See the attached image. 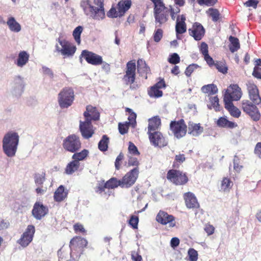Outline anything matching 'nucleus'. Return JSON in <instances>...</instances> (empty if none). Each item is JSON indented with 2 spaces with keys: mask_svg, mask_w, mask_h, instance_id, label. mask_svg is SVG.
<instances>
[{
  "mask_svg": "<svg viewBox=\"0 0 261 261\" xmlns=\"http://www.w3.org/2000/svg\"><path fill=\"white\" fill-rule=\"evenodd\" d=\"M231 181L229 178L225 177L221 182V189L224 191L229 190L231 188Z\"/></svg>",
  "mask_w": 261,
  "mask_h": 261,
  "instance_id": "44",
  "label": "nucleus"
},
{
  "mask_svg": "<svg viewBox=\"0 0 261 261\" xmlns=\"http://www.w3.org/2000/svg\"><path fill=\"white\" fill-rule=\"evenodd\" d=\"M254 152L259 158H261V142H258L256 144Z\"/></svg>",
  "mask_w": 261,
  "mask_h": 261,
  "instance_id": "64",
  "label": "nucleus"
},
{
  "mask_svg": "<svg viewBox=\"0 0 261 261\" xmlns=\"http://www.w3.org/2000/svg\"><path fill=\"white\" fill-rule=\"evenodd\" d=\"M74 99V91L71 88H64L58 94V103L62 109L72 105Z\"/></svg>",
  "mask_w": 261,
  "mask_h": 261,
  "instance_id": "6",
  "label": "nucleus"
},
{
  "mask_svg": "<svg viewBox=\"0 0 261 261\" xmlns=\"http://www.w3.org/2000/svg\"><path fill=\"white\" fill-rule=\"evenodd\" d=\"M128 124L126 122L125 123H119L118 124V129L120 134L124 135L127 133L128 129Z\"/></svg>",
  "mask_w": 261,
  "mask_h": 261,
  "instance_id": "52",
  "label": "nucleus"
},
{
  "mask_svg": "<svg viewBox=\"0 0 261 261\" xmlns=\"http://www.w3.org/2000/svg\"><path fill=\"white\" fill-rule=\"evenodd\" d=\"M184 198L186 205L189 208H197L199 207V204L197 201L195 195L190 192L185 193L184 194Z\"/></svg>",
  "mask_w": 261,
  "mask_h": 261,
  "instance_id": "22",
  "label": "nucleus"
},
{
  "mask_svg": "<svg viewBox=\"0 0 261 261\" xmlns=\"http://www.w3.org/2000/svg\"><path fill=\"white\" fill-rule=\"evenodd\" d=\"M168 61L170 63L176 65L180 62V57L177 53H173L170 55Z\"/></svg>",
  "mask_w": 261,
  "mask_h": 261,
  "instance_id": "49",
  "label": "nucleus"
},
{
  "mask_svg": "<svg viewBox=\"0 0 261 261\" xmlns=\"http://www.w3.org/2000/svg\"><path fill=\"white\" fill-rule=\"evenodd\" d=\"M139 173V167H135L128 172L121 179L122 188H128L133 186L137 179Z\"/></svg>",
  "mask_w": 261,
  "mask_h": 261,
  "instance_id": "12",
  "label": "nucleus"
},
{
  "mask_svg": "<svg viewBox=\"0 0 261 261\" xmlns=\"http://www.w3.org/2000/svg\"><path fill=\"white\" fill-rule=\"evenodd\" d=\"M62 146L67 152L75 153L79 151L82 147L80 137L75 134L68 136L63 140Z\"/></svg>",
  "mask_w": 261,
  "mask_h": 261,
  "instance_id": "5",
  "label": "nucleus"
},
{
  "mask_svg": "<svg viewBox=\"0 0 261 261\" xmlns=\"http://www.w3.org/2000/svg\"><path fill=\"white\" fill-rule=\"evenodd\" d=\"M45 173H42L41 174H36L35 176V182L37 186H42L44 181H45Z\"/></svg>",
  "mask_w": 261,
  "mask_h": 261,
  "instance_id": "45",
  "label": "nucleus"
},
{
  "mask_svg": "<svg viewBox=\"0 0 261 261\" xmlns=\"http://www.w3.org/2000/svg\"><path fill=\"white\" fill-rule=\"evenodd\" d=\"M107 16L109 18H117L118 17H121L123 15H120L119 10H116L114 7H112L110 10L107 12Z\"/></svg>",
  "mask_w": 261,
  "mask_h": 261,
  "instance_id": "47",
  "label": "nucleus"
},
{
  "mask_svg": "<svg viewBox=\"0 0 261 261\" xmlns=\"http://www.w3.org/2000/svg\"><path fill=\"white\" fill-rule=\"evenodd\" d=\"M136 114L135 113H133L130 114V115L128 117V119L129 120L128 122L127 123L129 125L131 124L133 127H135L136 125Z\"/></svg>",
  "mask_w": 261,
  "mask_h": 261,
  "instance_id": "59",
  "label": "nucleus"
},
{
  "mask_svg": "<svg viewBox=\"0 0 261 261\" xmlns=\"http://www.w3.org/2000/svg\"><path fill=\"white\" fill-rule=\"evenodd\" d=\"M84 116L85 118V121L88 118L91 123L92 120L96 121L99 119V113L95 107L91 106H88L86 107V111L84 113Z\"/></svg>",
  "mask_w": 261,
  "mask_h": 261,
  "instance_id": "23",
  "label": "nucleus"
},
{
  "mask_svg": "<svg viewBox=\"0 0 261 261\" xmlns=\"http://www.w3.org/2000/svg\"><path fill=\"white\" fill-rule=\"evenodd\" d=\"M163 36V30L160 28H158V29L155 30L154 32L153 35V40L155 42H159L162 38Z\"/></svg>",
  "mask_w": 261,
  "mask_h": 261,
  "instance_id": "48",
  "label": "nucleus"
},
{
  "mask_svg": "<svg viewBox=\"0 0 261 261\" xmlns=\"http://www.w3.org/2000/svg\"><path fill=\"white\" fill-rule=\"evenodd\" d=\"M80 7L84 14L95 20H101L106 17L103 0H82Z\"/></svg>",
  "mask_w": 261,
  "mask_h": 261,
  "instance_id": "1",
  "label": "nucleus"
},
{
  "mask_svg": "<svg viewBox=\"0 0 261 261\" xmlns=\"http://www.w3.org/2000/svg\"><path fill=\"white\" fill-rule=\"evenodd\" d=\"M48 213V208L40 202H36L34 204V217L41 219Z\"/></svg>",
  "mask_w": 261,
  "mask_h": 261,
  "instance_id": "20",
  "label": "nucleus"
},
{
  "mask_svg": "<svg viewBox=\"0 0 261 261\" xmlns=\"http://www.w3.org/2000/svg\"><path fill=\"white\" fill-rule=\"evenodd\" d=\"M19 142V136L15 132L7 133L3 140V148L5 153L9 157L15 155Z\"/></svg>",
  "mask_w": 261,
  "mask_h": 261,
  "instance_id": "3",
  "label": "nucleus"
},
{
  "mask_svg": "<svg viewBox=\"0 0 261 261\" xmlns=\"http://www.w3.org/2000/svg\"><path fill=\"white\" fill-rule=\"evenodd\" d=\"M216 69L220 72L225 74L227 72V67L222 62L217 61L215 64Z\"/></svg>",
  "mask_w": 261,
  "mask_h": 261,
  "instance_id": "46",
  "label": "nucleus"
},
{
  "mask_svg": "<svg viewBox=\"0 0 261 261\" xmlns=\"http://www.w3.org/2000/svg\"><path fill=\"white\" fill-rule=\"evenodd\" d=\"M42 72L44 75L48 76L49 77L53 79L54 77V72L51 69L46 67L42 66Z\"/></svg>",
  "mask_w": 261,
  "mask_h": 261,
  "instance_id": "57",
  "label": "nucleus"
},
{
  "mask_svg": "<svg viewBox=\"0 0 261 261\" xmlns=\"http://www.w3.org/2000/svg\"><path fill=\"white\" fill-rule=\"evenodd\" d=\"M29 58V55L25 51H21L18 54L15 64L18 67H22L28 62Z\"/></svg>",
  "mask_w": 261,
  "mask_h": 261,
  "instance_id": "30",
  "label": "nucleus"
},
{
  "mask_svg": "<svg viewBox=\"0 0 261 261\" xmlns=\"http://www.w3.org/2000/svg\"><path fill=\"white\" fill-rule=\"evenodd\" d=\"M153 4V16L156 28H160L165 24L169 18V10L163 0H150Z\"/></svg>",
  "mask_w": 261,
  "mask_h": 261,
  "instance_id": "2",
  "label": "nucleus"
},
{
  "mask_svg": "<svg viewBox=\"0 0 261 261\" xmlns=\"http://www.w3.org/2000/svg\"><path fill=\"white\" fill-rule=\"evenodd\" d=\"M7 24L9 29L12 32H18L21 30V25L13 17H10L8 18Z\"/></svg>",
  "mask_w": 261,
  "mask_h": 261,
  "instance_id": "33",
  "label": "nucleus"
},
{
  "mask_svg": "<svg viewBox=\"0 0 261 261\" xmlns=\"http://www.w3.org/2000/svg\"><path fill=\"white\" fill-rule=\"evenodd\" d=\"M199 67V66L196 64H190L186 68L185 72V74L187 76L190 77L194 70L196 69Z\"/></svg>",
  "mask_w": 261,
  "mask_h": 261,
  "instance_id": "50",
  "label": "nucleus"
},
{
  "mask_svg": "<svg viewBox=\"0 0 261 261\" xmlns=\"http://www.w3.org/2000/svg\"><path fill=\"white\" fill-rule=\"evenodd\" d=\"M132 5V0H121L117 5V10H119L120 15L124 14L130 9Z\"/></svg>",
  "mask_w": 261,
  "mask_h": 261,
  "instance_id": "28",
  "label": "nucleus"
},
{
  "mask_svg": "<svg viewBox=\"0 0 261 261\" xmlns=\"http://www.w3.org/2000/svg\"><path fill=\"white\" fill-rule=\"evenodd\" d=\"M170 130L173 136L179 139L186 135L187 126L182 119L178 121H171L170 123Z\"/></svg>",
  "mask_w": 261,
  "mask_h": 261,
  "instance_id": "7",
  "label": "nucleus"
},
{
  "mask_svg": "<svg viewBox=\"0 0 261 261\" xmlns=\"http://www.w3.org/2000/svg\"><path fill=\"white\" fill-rule=\"evenodd\" d=\"M106 189H108L107 186L106 185V182L104 183L103 182H102L98 184V185L96 187L95 191L96 192L101 193L102 192L105 191V190Z\"/></svg>",
  "mask_w": 261,
  "mask_h": 261,
  "instance_id": "63",
  "label": "nucleus"
},
{
  "mask_svg": "<svg viewBox=\"0 0 261 261\" xmlns=\"http://www.w3.org/2000/svg\"><path fill=\"white\" fill-rule=\"evenodd\" d=\"M217 125L220 127L232 128L237 126V124L228 120L226 118L221 117L217 121Z\"/></svg>",
  "mask_w": 261,
  "mask_h": 261,
  "instance_id": "31",
  "label": "nucleus"
},
{
  "mask_svg": "<svg viewBox=\"0 0 261 261\" xmlns=\"http://www.w3.org/2000/svg\"><path fill=\"white\" fill-rule=\"evenodd\" d=\"M140 163L138 159L133 156H129L128 160V165L129 166H135L138 167Z\"/></svg>",
  "mask_w": 261,
  "mask_h": 261,
  "instance_id": "56",
  "label": "nucleus"
},
{
  "mask_svg": "<svg viewBox=\"0 0 261 261\" xmlns=\"http://www.w3.org/2000/svg\"><path fill=\"white\" fill-rule=\"evenodd\" d=\"M209 102L210 103L207 104V107L208 109L211 110L214 109L216 112L220 110L219 100L217 96L210 97L209 98Z\"/></svg>",
  "mask_w": 261,
  "mask_h": 261,
  "instance_id": "35",
  "label": "nucleus"
},
{
  "mask_svg": "<svg viewBox=\"0 0 261 261\" xmlns=\"http://www.w3.org/2000/svg\"><path fill=\"white\" fill-rule=\"evenodd\" d=\"M67 196V193L64 192V187L61 185L54 193V199L56 201L61 202Z\"/></svg>",
  "mask_w": 261,
  "mask_h": 261,
  "instance_id": "32",
  "label": "nucleus"
},
{
  "mask_svg": "<svg viewBox=\"0 0 261 261\" xmlns=\"http://www.w3.org/2000/svg\"><path fill=\"white\" fill-rule=\"evenodd\" d=\"M128 149L129 152L133 155H139L140 154L137 147L131 142H129Z\"/></svg>",
  "mask_w": 261,
  "mask_h": 261,
  "instance_id": "53",
  "label": "nucleus"
},
{
  "mask_svg": "<svg viewBox=\"0 0 261 261\" xmlns=\"http://www.w3.org/2000/svg\"><path fill=\"white\" fill-rule=\"evenodd\" d=\"M217 2V0H197V3L201 6H214Z\"/></svg>",
  "mask_w": 261,
  "mask_h": 261,
  "instance_id": "55",
  "label": "nucleus"
},
{
  "mask_svg": "<svg viewBox=\"0 0 261 261\" xmlns=\"http://www.w3.org/2000/svg\"><path fill=\"white\" fill-rule=\"evenodd\" d=\"M252 75L258 79H261V67L255 66Z\"/></svg>",
  "mask_w": 261,
  "mask_h": 261,
  "instance_id": "60",
  "label": "nucleus"
},
{
  "mask_svg": "<svg viewBox=\"0 0 261 261\" xmlns=\"http://www.w3.org/2000/svg\"><path fill=\"white\" fill-rule=\"evenodd\" d=\"M139 222V218L137 216H132L129 221V224L133 228H137Z\"/></svg>",
  "mask_w": 261,
  "mask_h": 261,
  "instance_id": "58",
  "label": "nucleus"
},
{
  "mask_svg": "<svg viewBox=\"0 0 261 261\" xmlns=\"http://www.w3.org/2000/svg\"><path fill=\"white\" fill-rule=\"evenodd\" d=\"M242 95L241 88L237 85L229 86L224 95V102H229V101L239 100Z\"/></svg>",
  "mask_w": 261,
  "mask_h": 261,
  "instance_id": "14",
  "label": "nucleus"
},
{
  "mask_svg": "<svg viewBox=\"0 0 261 261\" xmlns=\"http://www.w3.org/2000/svg\"><path fill=\"white\" fill-rule=\"evenodd\" d=\"M150 142L154 147H163L167 145L168 141L159 131L147 133Z\"/></svg>",
  "mask_w": 261,
  "mask_h": 261,
  "instance_id": "13",
  "label": "nucleus"
},
{
  "mask_svg": "<svg viewBox=\"0 0 261 261\" xmlns=\"http://www.w3.org/2000/svg\"><path fill=\"white\" fill-rule=\"evenodd\" d=\"M33 238V225L28 226L25 231L22 234L21 237L17 240V243L22 247L27 246L32 241Z\"/></svg>",
  "mask_w": 261,
  "mask_h": 261,
  "instance_id": "21",
  "label": "nucleus"
},
{
  "mask_svg": "<svg viewBox=\"0 0 261 261\" xmlns=\"http://www.w3.org/2000/svg\"><path fill=\"white\" fill-rule=\"evenodd\" d=\"M137 71L141 76L147 79V74L150 72V68L145 61L139 59L137 61Z\"/></svg>",
  "mask_w": 261,
  "mask_h": 261,
  "instance_id": "25",
  "label": "nucleus"
},
{
  "mask_svg": "<svg viewBox=\"0 0 261 261\" xmlns=\"http://www.w3.org/2000/svg\"><path fill=\"white\" fill-rule=\"evenodd\" d=\"M201 91L204 93H209L211 95H213L218 92L217 87L213 84H208L202 87Z\"/></svg>",
  "mask_w": 261,
  "mask_h": 261,
  "instance_id": "37",
  "label": "nucleus"
},
{
  "mask_svg": "<svg viewBox=\"0 0 261 261\" xmlns=\"http://www.w3.org/2000/svg\"><path fill=\"white\" fill-rule=\"evenodd\" d=\"M189 35L192 36L196 41L200 40L204 36L205 30L203 27L199 22H195L192 29L188 30Z\"/></svg>",
  "mask_w": 261,
  "mask_h": 261,
  "instance_id": "19",
  "label": "nucleus"
},
{
  "mask_svg": "<svg viewBox=\"0 0 261 261\" xmlns=\"http://www.w3.org/2000/svg\"><path fill=\"white\" fill-rule=\"evenodd\" d=\"M109 138L107 135H103L101 139L98 143V149L101 151H106L108 148Z\"/></svg>",
  "mask_w": 261,
  "mask_h": 261,
  "instance_id": "39",
  "label": "nucleus"
},
{
  "mask_svg": "<svg viewBox=\"0 0 261 261\" xmlns=\"http://www.w3.org/2000/svg\"><path fill=\"white\" fill-rule=\"evenodd\" d=\"M148 95L151 97H160L163 95V92L155 87L152 86L148 91Z\"/></svg>",
  "mask_w": 261,
  "mask_h": 261,
  "instance_id": "43",
  "label": "nucleus"
},
{
  "mask_svg": "<svg viewBox=\"0 0 261 261\" xmlns=\"http://www.w3.org/2000/svg\"><path fill=\"white\" fill-rule=\"evenodd\" d=\"M87 241L84 238L76 237L70 242V257L74 261H76L80 257L83 247L86 246Z\"/></svg>",
  "mask_w": 261,
  "mask_h": 261,
  "instance_id": "4",
  "label": "nucleus"
},
{
  "mask_svg": "<svg viewBox=\"0 0 261 261\" xmlns=\"http://www.w3.org/2000/svg\"><path fill=\"white\" fill-rule=\"evenodd\" d=\"M79 167L80 163L77 162L76 160H73L67 164L65 168V173L68 175L72 174L75 171L77 170Z\"/></svg>",
  "mask_w": 261,
  "mask_h": 261,
  "instance_id": "34",
  "label": "nucleus"
},
{
  "mask_svg": "<svg viewBox=\"0 0 261 261\" xmlns=\"http://www.w3.org/2000/svg\"><path fill=\"white\" fill-rule=\"evenodd\" d=\"M156 220L159 223L163 225H166L169 223L170 227H173L175 226L174 217L163 211H159L156 216Z\"/></svg>",
  "mask_w": 261,
  "mask_h": 261,
  "instance_id": "17",
  "label": "nucleus"
},
{
  "mask_svg": "<svg viewBox=\"0 0 261 261\" xmlns=\"http://www.w3.org/2000/svg\"><path fill=\"white\" fill-rule=\"evenodd\" d=\"M167 178L175 185H184L188 181V178L185 173L175 169L168 171Z\"/></svg>",
  "mask_w": 261,
  "mask_h": 261,
  "instance_id": "9",
  "label": "nucleus"
},
{
  "mask_svg": "<svg viewBox=\"0 0 261 261\" xmlns=\"http://www.w3.org/2000/svg\"><path fill=\"white\" fill-rule=\"evenodd\" d=\"M161 125V119L158 116H154L148 120V132L158 131Z\"/></svg>",
  "mask_w": 261,
  "mask_h": 261,
  "instance_id": "26",
  "label": "nucleus"
},
{
  "mask_svg": "<svg viewBox=\"0 0 261 261\" xmlns=\"http://www.w3.org/2000/svg\"><path fill=\"white\" fill-rule=\"evenodd\" d=\"M136 65L134 61H130L127 63L125 74L123 77V80L126 85H130V89H136L134 83L136 78Z\"/></svg>",
  "mask_w": 261,
  "mask_h": 261,
  "instance_id": "8",
  "label": "nucleus"
},
{
  "mask_svg": "<svg viewBox=\"0 0 261 261\" xmlns=\"http://www.w3.org/2000/svg\"><path fill=\"white\" fill-rule=\"evenodd\" d=\"M124 159V155L120 152L116 159L115 162V167L116 170H119L120 168L121 163Z\"/></svg>",
  "mask_w": 261,
  "mask_h": 261,
  "instance_id": "54",
  "label": "nucleus"
},
{
  "mask_svg": "<svg viewBox=\"0 0 261 261\" xmlns=\"http://www.w3.org/2000/svg\"><path fill=\"white\" fill-rule=\"evenodd\" d=\"M188 255L190 261H197L198 259V252L193 248L189 249Z\"/></svg>",
  "mask_w": 261,
  "mask_h": 261,
  "instance_id": "51",
  "label": "nucleus"
},
{
  "mask_svg": "<svg viewBox=\"0 0 261 261\" xmlns=\"http://www.w3.org/2000/svg\"><path fill=\"white\" fill-rule=\"evenodd\" d=\"M188 131L190 135L197 137L203 132V128L200 126V123L196 124L192 122H189L188 123Z\"/></svg>",
  "mask_w": 261,
  "mask_h": 261,
  "instance_id": "27",
  "label": "nucleus"
},
{
  "mask_svg": "<svg viewBox=\"0 0 261 261\" xmlns=\"http://www.w3.org/2000/svg\"><path fill=\"white\" fill-rule=\"evenodd\" d=\"M229 41L230 42L229 45V50L231 53L237 51L240 47L239 39L234 37L230 36L229 38Z\"/></svg>",
  "mask_w": 261,
  "mask_h": 261,
  "instance_id": "36",
  "label": "nucleus"
},
{
  "mask_svg": "<svg viewBox=\"0 0 261 261\" xmlns=\"http://www.w3.org/2000/svg\"><path fill=\"white\" fill-rule=\"evenodd\" d=\"M186 20L185 15H179L176 18L175 31L176 35L182 34L186 32L187 27L185 21Z\"/></svg>",
  "mask_w": 261,
  "mask_h": 261,
  "instance_id": "24",
  "label": "nucleus"
},
{
  "mask_svg": "<svg viewBox=\"0 0 261 261\" xmlns=\"http://www.w3.org/2000/svg\"><path fill=\"white\" fill-rule=\"evenodd\" d=\"M106 185L107 186L108 189H114L118 186L122 188L121 180H118L115 177L110 178L106 182Z\"/></svg>",
  "mask_w": 261,
  "mask_h": 261,
  "instance_id": "40",
  "label": "nucleus"
},
{
  "mask_svg": "<svg viewBox=\"0 0 261 261\" xmlns=\"http://www.w3.org/2000/svg\"><path fill=\"white\" fill-rule=\"evenodd\" d=\"M79 127L82 136L84 139H89L94 134L92 125L88 118H87V121H80Z\"/></svg>",
  "mask_w": 261,
  "mask_h": 261,
  "instance_id": "18",
  "label": "nucleus"
},
{
  "mask_svg": "<svg viewBox=\"0 0 261 261\" xmlns=\"http://www.w3.org/2000/svg\"><path fill=\"white\" fill-rule=\"evenodd\" d=\"M89 151L87 149H83L80 152H75L72 156V159L74 161H77L79 162L80 161L84 160L88 155Z\"/></svg>",
  "mask_w": 261,
  "mask_h": 261,
  "instance_id": "38",
  "label": "nucleus"
},
{
  "mask_svg": "<svg viewBox=\"0 0 261 261\" xmlns=\"http://www.w3.org/2000/svg\"><path fill=\"white\" fill-rule=\"evenodd\" d=\"M246 85L251 102L255 105L261 104V98L257 86L251 81H248Z\"/></svg>",
  "mask_w": 261,
  "mask_h": 261,
  "instance_id": "15",
  "label": "nucleus"
},
{
  "mask_svg": "<svg viewBox=\"0 0 261 261\" xmlns=\"http://www.w3.org/2000/svg\"><path fill=\"white\" fill-rule=\"evenodd\" d=\"M206 13L212 17L214 22H217L220 18V14L217 9L210 8L206 11Z\"/></svg>",
  "mask_w": 261,
  "mask_h": 261,
  "instance_id": "41",
  "label": "nucleus"
},
{
  "mask_svg": "<svg viewBox=\"0 0 261 261\" xmlns=\"http://www.w3.org/2000/svg\"><path fill=\"white\" fill-rule=\"evenodd\" d=\"M225 108L228 110L231 116L235 118H239L241 115L240 110L235 107L232 102L229 101V102H224Z\"/></svg>",
  "mask_w": 261,
  "mask_h": 261,
  "instance_id": "29",
  "label": "nucleus"
},
{
  "mask_svg": "<svg viewBox=\"0 0 261 261\" xmlns=\"http://www.w3.org/2000/svg\"><path fill=\"white\" fill-rule=\"evenodd\" d=\"M200 51L205 56L208 55V46L205 42H202L200 45Z\"/></svg>",
  "mask_w": 261,
  "mask_h": 261,
  "instance_id": "62",
  "label": "nucleus"
},
{
  "mask_svg": "<svg viewBox=\"0 0 261 261\" xmlns=\"http://www.w3.org/2000/svg\"><path fill=\"white\" fill-rule=\"evenodd\" d=\"M258 1L257 0H248L244 3V5L247 7H253L256 8Z\"/></svg>",
  "mask_w": 261,
  "mask_h": 261,
  "instance_id": "61",
  "label": "nucleus"
},
{
  "mask_svg": "<svg viewBox=\"0 0 261 261\" xmlns=\"http://www.w3.org/2000/svg\"><path fill=\"white\" fill-rule=\"evenodd\" d=\"M83 30V28L79 25L75 28L73 32V36L76 42L80 44L81 43V35Z\"/></svg>",
  "mask_w": 261,
  "mask_h": 261,
  "instance_id": "42",
  "label": "nucleus"
},
{
  "mask_svg": "<svg viewBox=\"0 0 261 261\" xmlns=\"http://www.w3.org/2000/svg\"><path fill=\"white\" fill-rule=\"evenodd\" d=\"M86 61L93 65H99L102 63V57L87 50L82 51L81 55Z\"/></svg>",
  "mask_w": 261,
  "mask_h": 261,
  "instance_id": "16",
  "label": "nucleus"
},
{
  "mask_svg": "<svg viewBox=\"0 0 261 261\" xmlns=\"http://www.w3.org/2000/svg\"><path fill=\"white\" fill-rule=\"evenodd\" d=\"M58 41L62 46V48H60L58 45L56 46V50L58 52L61 53L65 57H69L73 56L76 49L75 45L71 42L65 39H61L60 38H58Z\"/></svg>",
  "mask_w": 261,
  "mask_h": 261,
  "instance_id": "11",
  "label": "nucleus"
},
{
  "mask_svg": "<svg viewBox=\"0 0 261 261\" xmlns=\"http://www.w3.org/2000/svg\"><path fill=\"white\" fill-rule=\"evenodd\" d=\"M256 105L248 100H244L242 101V108L243 111L255 121L259 120L260 118V114Z\"/></svg>",
  "mask_w": 261,
  "mask_h": 261,
  "instance_id": "10",
  "label": "nucleus"
}]
</instances>
